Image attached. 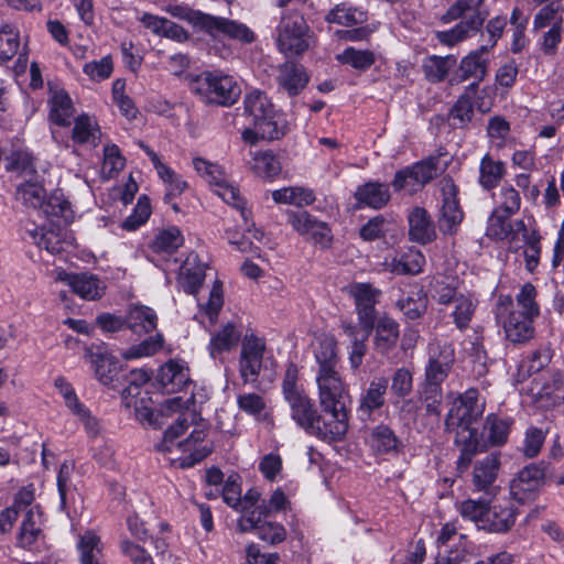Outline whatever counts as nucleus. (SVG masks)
<instances>
[{"mask_svg": "<svg viewBox=\"0 0 564 564\" xmlns=\"http://www.w3.org/2000/svg\"><path fill=\"white\" fill-rule=\"evenodd\" d=\"M163 343V335L156 333L154 336H150L141 343L132 345L126 349L121 356L126 360L151 357L162 349Z\"/></svg>", "mask_w": 564, "mask_h": 564, "instance_id": "4d7b16f0", "label": "nucleus"}, {"mask_svg": "<svg viewBox=\"0 0 564 564\" xmlns=\"http://www.w3.org/2000/svg\"><path fill=\"white\" fill-rule=\"evenodd\" d=\"M487 14L486 11L466 13L460 17L462 21L452 29L436 32L437 41L444 45L454 46L475 36L481 30Z\"/></svg>", "mask_w": 564, "mask_h": 564, "instance_id": "6ab92c4d", "label": "nucleus"}, {"mask_svg": "<svg viewBox=\"0 0 564 564\" xmlns=\"http://www.w3.org/2000/svg\"><path fill=\"white\" fill-rule=\"evenodd\" d=\"M459 426H446L451 432H455V444L460 451L457 458V469L464 473L468 469L474 456L480 452L486 451V442L478 435L477 429L474 424H466Z\"/></svg>", "mask_w": 564, "mask_h": 564, "instance_id": "dca6fc26", "label": "nucleus"}, {"mask_svg": "<svg viewBox=\"0 0 564 564\" xmlns=\"http://www.w3.org/2000/svg\"><path fill=\"white\" fill-rule=\"evenodd\" d=\"M127 327L137 335H145L158 326V315L153 308L145 305H133L126 317Z\"/></svg>", "mask_w": 564, "mask_h": 564, "instance_id": "f704fd0d", "label": "nucleus"}, {"mask_svg": "<svg viewBox=\"0 0 564 564\" xmlns=\"http://www.w3.org/2000/svg\"><path fill=\"white\" fill-rule=\"evenodd\" d=\"M288 223L301 236L314 241L323 249L330 247L333 235L327 223L322 221L306 210L288 213Z\"/></svg>", "mask_w": 564, "mask_h": 564, "instance_id": "4468645a", "label": "nucleus"}, {"mask_svg": "<svg viewBox=\"0 0 564 564\" xmlns=\"http://www.w3.org/2000/svg\"><path fill=\"white\" fill-rule=\"evenodd\" d=\"M184 243V236L182 231L171 226L160 230L152 241L149 243V249L154 253H173Z\"/></svg>", "mask_w": 564, "mask_h": 564, "instance_id": "37998d69", "label": "nucleus"}, {"mask_svg": "<svg viewBox=\"0 0 564 564\" xmlns=\"http://www.w3.org/2000/svg\"><path fill=\"white\" fill-rule=\"evenodd\" d=\"M500 467L498 454H490L475 464L473 484L477 490H488L495 482Z\"/></svg>", "mask_w": 564, "mask_h": 564, "instance_id": "58836bf2", "label": "nucleus"}, {"mask_svg": "<svg viewBox=\"0 0 564 564\" xmlns=\"http://www.w3.org/2000/svg\"><path fill=\"white\" fill-rule=\"evenodd\" d=\"M235 510L240 513L237 520V530L240 533L253 532L263 522L262 519L269 517L262 505L237 507Z\"/></svg>", "mask_w": 564, "mask_h": 564, "instance_id": "864d4df0", "label": "nucleus"}, {"mask_svg": "<svg viewBox=\"0 0 564 564\" xmlns=\"http://www.w3.org/2000/svg\"><path fill=\"white\" fill-rule=\"evenodd\" d=\"M405 318L414 321L423 316L427 308V296L422 289L413 295L402 296L395 302Z\"/></svg>", "mask_w": 564, "mask_h": 564, "instance_id": "8fccbe9b", "label": "nucleus"}, {"mask_svg": "<svg viewBox=\"0 0 564 564\" xmlns=\"http://www.w3.org/2000/svg\"><path fill=\"white\" fill-rule=\"evenodd\" d=\"M429 359L424 369V380L440 383L448 377L455 361V350L452 344L433 341L427 347Z\"/></svg>", "mask_w": 564, "mask_h": 564, "instance_id": "ddd939ff", "label": "nucleus"}, {"mask_svg": "<svg viewBox=\"0 0 564 564\" xmlns=\"http://www.w3.org/2000/svg\"><path fill=\"white\" fill-rule=\"evenodd\" d=\"M438 187L442 195L438 228L444 235H454L464 219L457 197L458 187L449 176L441 178Z\"/></svg>", "mask_w": 564, "mask_h": 564, "instance_id": "6e6552de", "label": "nucleus"}, {"mask_svg": "<svg viewBox=\"0 0 564 564\" xmlns=\"http://www.w3.org/2000/svg\"><path fill=\"white\" fill-rule=\"evenodd\" d=\"M546 464H529L510 481V496L520 503L533 501L545 482Z\"/></svg>", "mask_w": 564, "mask_h": 564, "instance_id": "1a4fd4ad", "label": "nucleus"}, {"mask_svg": "<svg viewBox=\"0 0 564 564\" xmlns=\"http://www.w3.org/2000/svg\"><path fill=\"white\" fill-rule=\"evenodd\" d=\"M74 113V107L70 97L64 93H55L51 100V120L58 126H68Z\"/></svg>", "mask_w": 564, "mask_h": 564, "instance_id": "3c124183", "label": "nucleus"}, {"mask_svg": "<svg viewBox=\"0 0 564 564\" xmlns=\"http://www.w3.org/2000/svg\"><path fill=\"white\" fill-rule=\"evenodd\" d=\"M276 84L290 97L297 96L308 84L305 68L294 62H285L278 67Z\"/></svg>", "mask_w": 564, "mask_h": 564, "instance_id": "b1692460", "label": "nucleus"}, {"mask_svg": "<svg viewBox=\"0 0 564 564\" xmlns=\"http://www.w3.org/2000/svg\"><path fill=\"white\" fill-rule=\"evenodd\" d=\"M408 221L409 236L412 241L426 245L436 238L435 225L426 209L413 208L408 216Z\"/></svg>", "mask_w": 564, "mask_h": 564, "instance_id": "c85d7f7f", "label": "nucleus"}, {"mask_svg": "<svg viewBox=\"0 0 564 564\" xmlns=\"http://www.w3.org/2000/svg\"><path fill=\"white\" fill-rule=\"evenodd\" d=\"M336 58L339 63L350 65L358 70H366L376 62V56L372 51L357 50L352 46L345 48Z\"/></svg>", "mask_w": 564, "mask_h": 564, "instance_id": "5fc2aeb1", "label": "nucleus"}, {"mask_svg": "<svg viewBox=\"0 0 564 564\" xmlns=\"http://www.w3.org/2000/svg\"><path fill=\"white\" fill-rule=\"evenodd\" d=\"M42 167L48 170L47 164H39L37 159L28 152H17L13 154L11 170L20 172L24 180L40 177L42 175Z\"/></svg>", "mask_w": 564, "mask_h": 564, "instance_id": "bf43d9fd", "label": "nucleus"}, {"mask_svg": "<svg viewBox=\"0 0 564 564\" xmlns=\"http://www.w3.org/2000/svg\"><path fill=\"white\" fill-rule=\"evenodd\" d=\"M355 198L365 206L380 209L390 199L389 187L382 183L368 182L357 188Z\"/></svg>", "mask_w": 564, "mask_h": 564, "instance_id": "ea45409f", "label": "nucleus"}, {"mask_svg": "<svg viewBox=\"0 0 564 564\" xmlns=\"http://www.w3.org/2000/svg\"><path fill=\"white\" fill-rule=\"evenodd\" d=\"M492 198L495 207L488 220V236L502 240L512 231L509 219L520 210L521 196L511 184H503Z\"/></svg>", "mask_w": 564, "mask_h": 564, "instance_id": "39448f33", "label": "nucleus"}, {"mask_svg": "<svg viewBox=\"0 0 564 564\" xmlns=\"http://www.w3.org/2000/svg\"><path fill=\"white\" fill-rule=\"evenodd\" d=\"M240 336L241 334L236 328L235 324H226L210 338L208 346L210 356L215 359L219 355L230 351L239 343Z\"/></svg>", "mask_w": 564, "mask_h": 564, "instance_id": "a19ab883", "label": "nucleus"}, {"mask_svg": "<svg viewBox=\"0 0 564 564\" xmlns=\"http://www.w3.org/2000/svg\"><path fill=\"white\" fill-rule=\"evenodd\" d=\"M437 175V159L429 158L395 173L392 186L395 191L416 193Z\"/></svg>", "mask_w": 564, "mask_h": 564, "instance_id": "9b49d317", "label": "nucleus"}, {"mask_svg": "<svg viewBox=\"0 0 564 564\" xmlns=\"http://www.w3.org/2000/svg\"><path fill=\"white\" fill-rule=\"evenodd\" d=\"M70 138L74 144L97 148L101 131L94 117L83 113L75 118Z\"/></svg>", "mask_w": 564, "mask_h": 564, "instance_id": "7c9ffc66", "label": "nucleus"}, {"mask_svg": "<svg viewBox=\"0 0 564 564\" xmlns=\"http://www.w3.org/2000/svg\"><path fill=\"white\" fill-rule=\"evenodd\" d=\"M158 381L165 393H176L191 383L188 368L177 360H170L160 368Z\"/></svg>", "mask_w": 564, "mask_h": 564, "instance_id": "cd10ccee", "label": "nucleus"}, {"mask_svg": "<svg viewBox=\"0 0 564 564\" xmlns=\"http://www.w3.org/2000/svg\"><path fill=\"white\" fill-rule=\"evenodd\" d=\"M425 258L423 253L415 248H409L398 257L386 262V268L394 274L415 275L423 271Z\"/></svg>", "mask_w": 564, "mask_h": 564, "instance_id": "473e14b6", "label": "nucleus"}, {"mask_svg": "<svg viewBox=\"0 0 564 564\" xmlns=\"http://www.w3.org/2000/svg\"><path fill=\"white\" fill-rule=\"evenodd\" d=\"M546 432L536 426H529L524 433L522 453L527 458L536 457L544 444Z\"/></svg>", "mask_w": 564, "mask_h": 564, "instance_id": "338daca9", "label": "nucleus"}, {"mask_svg": "<svg viewBox=\"0 0 564 564\" xmlns=\"http://www.w3.org/2000/svg\"><path fill=\"white\" fill-rule=\"evenodd\" d=\"M35 517L40 518V514H35L32 508L28 509L21 523L18 544L23 549L33 545L41 532V529L36 527Z\"/></svg>", "mask_w": 564, "mask_h": 564, "instance_id": "0e129e2a", "label": "nucleus"}, {"mask_svg": "<svg viewBox=\"0 0 564 564\" xmlns=\"http://www.w3.org/2000/svg\"><path fill=\"white\" fill-rule=\"evenodd\" d=\"M346 334L352 339L349 351L350 368L352 370H357L362 365L364 357L367 354V340L369 335L365 333V335L361 338H358L357 329L355 326H347Z\"/></svg>", "mask_w": 564, "mask_h": 564, "instance_id": "69168bd1", "label": "nucleus"}, {"mask_svg": "<svg viewBox=\"0 0 564 564\" xmlns=\"http://www.w3.org/2000/svg\"><path fill=\"white\" fill-rule=\"evenodd\" d=\"M265 350V343L262 338L246 335L242 339L239 359L240 377L245 383L256 382L260 375Z\"/></svg>", "mask_w": 564, "mask_h": 564, "instance_id": "2eb2a0df", "label": "nucleus"}, {"mask_svg": "<svg viewBox=\"0 0 564 564\" xmlns=\"http://www.w3.org/2000/svg\"><path fill=\"white\" fill-rule=\"evenodd\" d=\"M56 280L66 283L75 294L88 301L100 299L106 289L104 282L91 273H68L61 270L56 273Z\"/></svg>", "mask_w": 564, "mask_h": 564, "instance_id": "aec40b11", "label": "nucleus"}, {"mask_svg": "<svg viewBox=\"0 0 564 564\" xmlns=\"http://www.w3.org/2000/svg\"><path fill=\"white\" fill-rule=\"evenodd\" d=\"M189 89L205 105L219 107H231L241 95L237 79L221 69L202 72L191 80Z\"/></svg>", "mask_w": 564, "mask_h": 564, "instance_id": "7ed1b4c3", "label": "nucleus"}, {"mask_svg": "<svg viewBox=\"0 0 564 564\" xmlns=\"http://www.w3.org/2000/svg\"><path fill=\"white\" fill-rule=\"evenodd\" d=\"M274 39L280 53L297 56L311 47L314 36L302 13L285 10L275 26Z\"/></svg>", "mask_w": 564, "mask_h": 564, "instance_id": "20e7f679", "label": "nucleus"}, {"mask_svg": "<svg viewBox=\"0 0 564 564\" xmlns=\"http://www.w3.org/2000/svg\"><path fill=\"white\" fill-rule=\"evenodd\" d=\"M476 84H469L459 95L448 112L449 124L455 129L467 128L475 116L474 98L477 95Z\"/></svg>", "mask_w": 564, "mask_h": 564, "instance_id": "bb28decb", "label": "nucleus"}, {"mask_svg": "<svg viewBox=\"0 0 564 564\" xmlns=\"http://www.w3.org/2000/svg\"><path fill=\"white\" fill-rule=\"evenodd\" d=\"M388 383L386 377H375L370 380L368 388L361 392L359 398L357 412L361 420L370 419L376 411L384 405Z\"/></svg>", "mask_w": 564, "mask_h": 564, "instance_id": "4be33fe9", "label": "nucleus"}, {"mask_svg": "<svg viewBox=\"0 0 564 564\" xmlns=\"http://www.w3.org/2000/svg\"><path fill=\"white\" fill-rule=\"evenodd\" d=\"M538 290L528 282L524 283L516 295L518 313L536 318L540 315V305L536 302Z\"/></svg>", "mask_w": 564, "mask_h": 564, "instance_id": "680f3d73", "label": "nucleus"}, {"mask_svg": "<svg viewBox=\"0 0 564 564\" xmlns=\"http://www.w3.org/2000/svg\"><path fill=\"white\" fill-rule=\"evenodd\" d=\"M292 420L306 433L325 442H337L324 413H319L307 393L286 401Z\"/></svg>", "mask_w": 564, "mask_h": 564, "instance_id": "423d86ee", "label": "nucleus"}, {"mask_svg": "<svg viewBox=\"0 0 564 564\" xmlns=\"http://www.w3.org/2000/svg\"><path fill=\"white\" fill-rule=\"evenodd\" d=\"M488 53V45H481L470 51L460 59L457 72L448 80L449 84L454 86L473 79L470 84H476V91H478L479 84L486 78L489 72L490 61Z\"/></svg>", "mask_w": 564, "mask_h": 564, "instance_id": "f8f14e48", "label": "nucleus"}, {"mask_svg": "<svg viewBox=\"0 0 564 564\" xmlns=\"http://www.w3.org/2000/svg\"><path fill=\"white\" fill-rule=\"evenodd\" d=\"M495 315L503 324L506 338L513 344H523L534 336V317L518 313L510 295H500Z\"/></svg>", "mask_w": 564, "mask_h": 564, "instance_id": "0eeeda50", "label": "nucleus"}, {"mask_svg": "<svg viewBox=\"0 0 564 564\" xmlns=\"http://www.w3.org/2000/svg\"><path fill=\"white\" fill-rule=\"evenodd\" d=\"M314 357L317 364L316 372L338 370L339 356L336 339L333 336L318 338L314 348Z\"/></svg>", "mask_w": 564, "mask_h": 564, "instance_id": "4c0bfd02", "label": "nucleus"}, {"mask_svg": "<svg viewBox=\"0 0 564 564\" xmlns=\"http://www.w3.org/2000/svg\"><path fill=\"white\" fill-rule=\"evenodd\" d=\"M215 193L228 205L232 206L240 212L243 221L251 219V212L247 207L246 199L241 196L240 191L228 184L225 180L221 181L216 187Z\"/></svg>", "mask_w": 564, "mask_h": 564, "instance_id": "09e8293b", "label": "nucleus"}, {"mask_svg": "<svg viewBox=\"0 0 564 564\" xmlns=\"http://www.w3.org/2000/svg\"><path fill=\"white\" fill-rule=\"evenodd\" d=\"M54 387L63 397L66 408L84 425L90 436H96L99 432V422L91 414L90 410L78 399L73 386L66 378L59 376L54 380Z\"/></svg>", "mask_w": 564, "mask_h": 564, "instance_id": "a211bd4d", "label": "nucleus"}, {"mask_svg": "<svg viewBox=\"0 0 564 564\" xmlns=\"http://www.w3.org/2000/svg\"><path fill=\"white\" fill-rule=\"evenodd\" d=\"M452 305L453 312L451 315L455 326L459 330L467 329L474 317L477 307V301L474 300L470 295L459 293V296Z\"/></svg>", "mask_w": 564, "mask_h": 564, "instance_id": "de8ad7c7", "label": "nucleus"}, {"mask_svg": "<svg viewBox=\"0 0 564 564\" xmlns=\"http://www.w3.org/2000/svg\"><path fill=\"white\" fill-rule=\"evenodd\" d=\"M138 145L145 152L151 160L159 177L166 184L167 193L164 199L169 202L172 197L181 195L186 188V181L182 180L170 166L165 165L160 156L144 142L139 141Z\"/></svg>", "mask_w": 564, "mask_h": 564, "instance_id": "393cba45", "label": "nucleus"}, {"mask_svg": "<svg viewBox=\"0 0 564 564\" xmlns=\"http://www.w3.org/2000/svg\"><path fill=\"white\" fill-rule=\"evenodd\" d=\"M420 399L423 402L426 413L430 415H441V405L443 401V388L440 383L423 381L420 384Z\"/></svg>", "mask_w": 564, "mask_h": 564, "instance_id": "603ef678", "label": "nucleus"}, {"mask_svg": "<svg viewBox=\"0 0 564 564\" xmlns=\"http://www.w3.org/2000/svg\"><path fill=\"white\" fill-rule=\"evenodd\" d=\"M367 442L371 449L377 454L391 453L397 451L400 445V441L393 430L386 424L375 426L371 430Z\"/></svg>", "mask_w": 564, "mask_h": 564, "instance_id": "79ce46f5", "label": "nucleus"}, {"mask_svg": "<svg viewBox=\"0 0 564 564\" xmlns=\"http://www.w3.org/2000/svg\"><path fill=\"white\" fill-rule=\"evenodd\" d=\"M204 32L213 39L224 36L242 44H251L257 40L256 33L245 23L208 14Z\"/></svg>", "mask_w": 564, "mask_h": 564, "instance_id": "f3484780", "label": "nucleus"}, {"mask_svg": "<svg viewBox=\"0 0 564 564\" xmlns=\"http://www.w3.org/2000/svg\"><path fill=\"white\" fill-rule=\"evenodd\" d=\"M281 389L285 402L295 397L306 393L304 386L300 379L299 367L294 362H289L286 365L281 383Z\"/></svg>", "mask_w": 564, "mask_h": 564, "instance_id": "052dcab7", "label": "nucleus"}, {"mask_svg": "<svg viewBox=\"0 0 564 564\" xmlns=\"http://www.w3.org/2000/svg\"><path fill=\"white\" fill-rule=\"evenodd\" d=\"M507 174V165L503 161L495 160L486 153L479 163L478 183L485 191H492Z\"/></svg>", "mask_w": 564, "mask_h": 564, "instance_id": "e433bc0d", "label": "nucleus"}, {"mask_svg": "<svg viewBox=\"0 0 564 564\" xmlns=\"http://www.w3.org/2000/svg\"><path fill=\"white\" fill-rule=\"evenodd\" d=\"M514 424V419L510 415H500L490 413L486 416L484 433L486 435V446H502L508 442L509 434Z\"/></svg>", "mask_w": 564, "mask_h": 564, "instance_id": "c756f323", "label": "nucleus"}, {"mask_svg": "<svg viewBox=\"0 0 564 564\" xmlns=\"http://www.w3.org/2000/svg\"><path fill=\"white\" fill-rule=\"evenodd\" d=\"M373 338L375 349L380 355L389 354L397 345L400 330L399 324L388 315L380 316L377 321Z\"/></svg>", "mask_w": 564, "mask_h": 564, "instance_id": "2f4dec72", "label": "nucleus"}, {"mask_svg": "<svg viewBox=\"0 0 564 564\" xmlns=\"http://www.w3.org/2000/svg\"><path fill=\"white\" fill-rule=\"evenodd\" d=\"M243 111L249 118L251 128L242 131V140L256 144L262 140H278L286 133V120L279 112L269 97L259 90L246 95Z\"/></svg>", "mask_w": 564, "mask_h": 564, "instance_id": "f03ea898", "label": "nucleus"}, {"mask_svg": "<svg viewBox=\"0 0 564 564\" xmlns=\"http://www.w3.org/2000/svg\"><path fill=\"white\" fill-rule=\"evenodd\" d=\"M80 564H100L102 549L100 538L93 531L79 535L77 542Z\"/></svg>", "mask_w": 564, "mask_h": 564, "instance_id": "c03bdc74", "label": "nucleus"}, {"mask_svg": "<svg viewBox=\"0 0 564 564\" xmlns=\"http://www.w3.org/2000/svg\"><path fill=\"white\" fill-rule=\"evenodd\" d=\"M21 45L19 31L10 24H3L0 28V63H6L13 58Z\"/></svg>", "mask_w": 564, "mask_h": 564, "instance_id": "6e6d98bb", "label": "nucleus"}, {"mask_svg": "<svg viewBox=\"0 0 564 564\" xmlns=\"http://www.w3.org/2000/svg\"><path fill=\"white\" fill-rule=\"evenodd\" d=\"M457 58L454 55L446 56H430L423 64V70L425 77L431 83H441L449 74V72L456 66Z\"/></svg>", "mask_w": 564, "mask_h": 564, "instance_id": "a18cd8bd", "label": "nucleus"}, {"mask_svg": "<svg viewBox=\"0 0 564 564\" xmlns=\"http://www.w3.org/2000/svg\"><path fill=\"white\" fill-rule=\"evenodd\" d=\"M41 210L47 217L63 218L65 221L72 214L70 204L61 191H54L50 196L46 195Z\"/></svg>", "mask_w": 564, "mask_h": 564, "instance_id": "e2e57ef3", "label": "nucleus"}, {"mask_svg": "<svg viewBox=\"0 0 564 564\" xmlns=\"http://www.w3.org/2000/svg\"><path fill=\"white\" fill-rule=\"evenodd\" d=\"M486 402L480 398L477 389L470 388L458 395L451 408L446 420V426H459L475 424L484 414Z\"/></svg>", "mask_w": 564, "mask_h": 564, "instance_id": "9d476101", "label": "nucleus"}, {"mask_svg": "<svg viewBox=\"0 0 564 564\" xmlns=\"http://www.w3.org/2000/svg\"><path fill=\"white\" fill-rule=\"evenodd\" d=\"M516 516V509L511 506H488L485 522L481 524V529L494 533L507 532L514 524Z\"/></svg>", "mask_w": 564, "mask_h": 564, "instance_id": "72a5a7b5", "label": "nucleus"}, {"mask_svg": "<svg viewBox=\"0 0 564 564\" xmlns=\"http://www.w3.org/2000/svg\"><path fill=\"white\" fill-rule=\"evenodd\" d=\"M206 267L200 262L198 254L189 252L182 262L177 275V283L182 290L196 295L205 280Z\"/></svg>", "mask_w": 564, "mask_h": 564, "instance_id": "5701e85b", "label": "nucleus"}, {"mask_svg": "<svg viewBox=\"0 0 564 564\" xmlns=\"http://www.w3.org/2000/svg\"><path fill=\"white\" fill-rule=\"evenodd\" d=\"M29 232L35 245L52 254L61 253L65 249V241L61 238L59 232L53 229L45 230L36 227L34 230H29Z\"/></svg>", "mask_w": 564, "mask_h": 564, "instance_id": "13d9d810", "label": "nucleus"}, {"mask_svg": "<svg viewBox=\"0 0 564 564\" xmlns=\"http://www.w3.org/2000/svg\"><path fill=\"white\" fill-rule=\"evenodd\" d=\"M487 509L488 503L485 500L468 499L459 506L462 517L474 522L478 529H481V524L485 522Z\"/></svg>", "mask_w": 564, "mask_h": 564, "instance_id": "774afa93", "label": "nucleus"}, {"mask_svg": "<svg viewBox=\"0 0 564 564\" xmlns=\"http://www.w3.org/2000/svg\"><path fill=\"white\" fill-rule=\"evenodd\" d=\"M85 357L89 360L96 379L104 386L115 388L120 373L117 359L102 347L86 349Z\"/></svg>", "mask_w": 564, "mask_h": 564, "instance_id": "412c9836", "label": "nucleus"}, {"mask_svg": "<svg viewBox=\"0 0 564 564\" xmlns=\"http://www.w3.org/2000/svg\"><path fill=\"white\" fill-rule=\"evenodd\" d=\"M133 406L139 422L142 424L147 423L154 429H160L162 425L160 416H162L164 412H175L181 409L183 406V400L180 397L167 399L158 412L144 404V399H141L140 402L135 400Z\"/></svg>", "mask_w": 564, "mask_h": 564, "instance_id": "c9c22d12", "label": "nucleus"}, {"mask_svg": "<svg viewBox=\"0 0 564 564\" xmlns=\"http://www.w3.org/2000/svg\"><path fill=\"white\" fill-rule=\"evenodd\" d=\"M325 20L329 23L350 26L366 22L367 14L365 11L348 3H340L327 13Z\"/></svg>", "mask_w": 564, "mask_h": 564, "instance_id": "49530a36", "label": "nucleus"}, {"mask_svg": "<svg viewBox=\"0 0 564 564\" xmlns=\"http://www.w3.org/2000/svg\"><path fill=\"white\" fill-rule=\"evenodd\" d=\"M318 403L328 427L337 442L344 440L349 427L347 403L350 400L349 388L338 370L316 372Z\"/></svg>", "mask_w": 564, "mask_h": 564, "instance_id": "f257e3e1", "label": "nucleus"}, {"mask_svg": "<svg viewBox=\"0 0 564 564\" xmlns=\"http://www.w3.org/2000/svg\"><path fill=\"white\" fill-rule=\"evenodd\" d=\"M41 171L40 177H29L17 186L15 198L26 207L41 209L46 198L47 169L42 167Z\"/></svg>", "mask_w": 564, "mask_h": 564, "instance_id": "a878e982", "label": "nucleus"}]
</instances>
